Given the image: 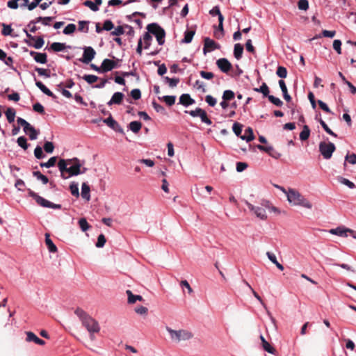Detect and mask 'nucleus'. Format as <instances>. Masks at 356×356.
<instances>
[{
    "label": "nucleus",
    "instance_id": "423d86ee",
    "mask_svg": "<svg viewBox=\"0 0 356 356\" xmlns=\"http://www.w3.org/2000/svg\"><path fill=\"white\" fill-rule=\"evenodd\" d=\"M17 122L23 127L24 131L26 134H29L30 140H33L37 139L39 131L31 126L26 120L19 117L17 119Z\"/></svg>",
    "mask_w": 356,
    "mask_h": 356
},
{
    "label": "nucleus",
    "instance_id": "bf43d9fd",
    "mask_svg": "<svg viewBox=\"0 0 356 356\" xmlns=\"http://www.w3.org/2000/svg\"><path fill=\"white\" fill-rule=\"evenodd\" d=\"M1 26H3V30L1 31L2 35L5 36L10 35L13 31L11 26L6 24L4 23H2Z\"/></svg>",
    "mask_w": 356,
    "mask_h": 356
},
{
    "label": "nucleus",
    "instance_id": "5fc2aeb1",
    "mask_svg": "<svg viewBox=\"0 0 356 356\" xmlns=\"http://www.w3.org/2000/svg\"><path fill=\"white\" fill-rule=\"evenodd\" d=\"M276 74L280 78H286L287 76L286 68L283 66H279L277 69Z\"/></svg>",
    "mask_w": 356,
    "mask_h": 356
},
{
    "label": "nucleus",
    "instance_id": "473e14b6",
    "mask_svg": "<svg viewBox=\"0 0 356 356\" xmlns=\"http://www.w3.org/2000/svg\"><path fill=\"white\" fill-rule=\"evenodd\" d=\"M160 100H163L165 104L171 106L175 103L176 96L175 95H165L161 97H159Z\"/></svg>",
    "mask_w": 356,
    "mask_h": 356
},
{
    "label": "nucleus",
    "instance_id": "f257e3e1",
    "mask_svg": "<svg viewBox=\"0 0 356 356\" xmlns=\"http://www.w3.org/2000/svg\"><path fill=\"white\" fill-rule=\"evenodd\" d=\"M84 163V161H81L76 157L71 159H60L58 167L60 172V177L66 179L86 173L88 168L83 166Z\"/></svg>",
    "mask_w": 356,
    "mask_h": 356
},
{
    "label": "nucleus",
    "instance_id": "cd10ccee",
    "mask_svg": "<svg viewBox=\"0 0 356 356\" xmlns=\"http://www.w3.org/2000/svg\"><path fill=\"white\" fill-rule=\"evenodd\" d=\"M45 243L50 252H56L57 251L56 245L53 243L48 234H45Z\"/></svg>",
    "mask_w": 356,
    "mask_h": 356
},
{
    "label": "nucleus",
    "instance_id": "a878e982",
    "mask_svg": "<svg viewBox=\"0 0 356 356\" xmlns=\"http://www.w3.org/2000/svg\"><path fill=\"white\" fill-rule=\"evenodd\" d=\"M240 138L242 140H245L246 142H250V141H252V140H254V136L253 134L252 129L251 127H248L245 130L244 135L240 136Z\"/></svg>",
    "mask_w": 356,
    "mask_h": 356
},
{
    "label": "nucleus",
    "instance_id": "ddd939ff",
    "mask_svg": "<svg viewBox=\"0 0 356 356\" xmlns=\"http://www.w3.org/2000/svg\"><path fill=\"white\" fill-rule=\"evenodd\" d=\"M330 233L332 234L337 235L339 236H342V237L348 236L347 233H350L352 236H353V235H355V232L354 230L348 229V228H346L344 227H337L335 229H331L330 230Z\"/></svg>",
    "mask_w": 356,
    "mask_h": 356
},
{
    "label": "nucleus",
    "instance_id": "7ed1b4c3",
    "mask_svg": "<svg viewBox=\"0 0 356 356\" xmlns=\"http://www.w3.org/2000/svg\"><path fill=\"white\" fill-rule=\"evenodd\" d=\"M286 197L289 202L293 206H300L308 209L312 208V204L296 189L289 188Z\"/></svg>",
    "mask_w": 356,
    "mask_h": 356
},
{
    "label": "nucleus",
    "instance_id": "412c9836",
    "mask_svg": "<svg viewBox=\"0 0 356 356\" xmlns=\"http://www.w3.org/2000/svg\"><path fill=\"white\" fill-rule=\"evenodd\" d=\"M67 48L70 49L71 47L70 45H66L65 43L55 42L51 44L49 50H51L54 52H60Z\"/></svg>",
    "mask_w": 356,
    "mask_h": 356
},
{
    "label": "nucleus",
    "instance_id": "c03bdc74",
    "mask_svg": "<svg viewBox=\"0 0 356 356\" xmlns=\"http://www.w3.org/2000/svg\"><path fill=\"white\" fill-rule=\"evenodd\" d=\"M88 84H92L98 80V76L93 74H85L82 77Z\"/></svg>",
    "mask_w": 356,
    "mask_h": 356
},
{
    "label": "nucleus",
    "instance_id": "ea45409f",
    "mask_svg": "<svg viewBox=\"0 0 356 356\" xmlns=\"http://www.w3.org/2000/svg\"><path fill=\"white\" fill-rule=\"evenodd\" d=\"M144 40L145 46L144 48L145 49H148L151 45V41L152 40V37L151 35L147 32L145 33L143 35V37L142 38V40Z\"/></svg>",
    "mask_w": 356,
    "mask_h": 356
},
{
    "label": "nucleus",
    "instance_id": "4d7b16f0",
    "mask_svg": "<svg viewBox=\"0 0 356 356\" xmlns=\"http://www.w3.org/2000/svg\"><path fill=\"white\" fill-rule=\"evenodd\" d=\"M106 238L105 236L103 234H101L97 237V241L95 244L97 248H103L106 243Z\"/></svg>",
    "mask_w": 356,
    "mask_h": 356
},
{
    "label": "nucleus",
    "instance_id": "6e6d98bb",
    "mask_svg": "<svg viewBox=\"0 0 356 356\" xmlns=\"http://www.w3.org/2000/svg\"><path fill=\"white\" fill-rule=\"evenodd\" d=\"M209 13L212 16H218V19H220V18H224L223 15H222L221 12H220V8L218 6H214L210 11H209Z\"/></svg>",
    "mask_w": 356,
    "mask_h": 356
},
{
    "label": "nucleus",
    "instance_id": "72a5a7b5",
    "mask_svg": "<svg viewBox=\"0 0 356 356\" xmlns=\"http://www.w3.org/2000/svg\"><path fill=\"white\" fill-rule=\"evenodd\" d=\"M15 110L13 108H8L5 114L9 123H12L15 120Z\"/></svg>",
    "mask_w": 356,
    "mask_h": 356
},
{
    "label": "nucleus",
    "instance_id": "a19ab883",
    "mask_svg": "<svg viewBox=\"0 0 356 356\" xmlns=\"http://www.w3.org/2000/svg\"><path fill=\"white\" fill-rule=\"evenodd\" d=\"M164 80L166 83L169 84V86L170 88L176 87L179 82V78H170L168 76H165Z\"/></svg>",
    "mask_w": 356,
    "mask_h": 356
},
{
    "label": "nucleus",
    "instance_id": "aec40b11",
    "mask_svg": "<svg viewBox=\"0 0 356 356\" xmlns=\"http://www.w3.org/2000/svg\"><path fill=\"white\" fill-rule=\"evenodd\" d=\"M35 43H32L29 40L25 39L24 42L26 43L29 47H33L36 49H41L44 44V40L42 36H39L35 40Z\"/></svg>",
    "mask_w": 356,
    "mask_h": 356
},
{
    "label": "nucleus",
    "instance_id": "79ce46f5",
    "mask_svg": "<svg viewBox=\"0 0 356 356\" xmlns=\"http://www.w3.org/2000/svg\"><path fill=\"white\" fill-rule=\"evenodd\" d=\"M329 261H330V263L329 264L330 265H332V266H339L341 267V268H343L346 270H348V271H351L353 273H355V270L351 267L349 265L346 264H337V263H332V259H329Z\"/></svg>",
    "mask_w": 356,
    "mask_h": 356
},
{
    "label": "nucleus",
    "instance_id": "09e8293b",
    "mask_svg": "<svg viewBox=\"0 0 356 356\" xmlns=\"http://www.w3.org/2000/svg\"><path fill=\"white\" fill-rule=\"evenodd\" d=\"M17 143L19 147L23 148L24 149H26L29 147V144L27 143V140L24 136H20L17 138Z\"/></svg>",
    "mask_w": 356,
    "mask_h": 356
},
{
    "label": "nucleus",
    "instance_id": "393cba45",
    "mask_svg": "<svg viewBox=\"0 0 356 356\" xmlns=\"http://www.w3.org/2000/svg\"><path fill=\"white\" fill-rule=\"evenodd\" d=\"M243 52V46L240 43H236L234 47V56L236 60H240L242 58Z\"/></svg>",
    "mask_w": 356,
    "mask_h": 356
},
{
    "label": "nucleus",
    "instance_id": "a211bd4d",
    "mask_svg": "<svg viewBox=\"0 0 356 356\" xmlns=\"http://www.w3.org/2000/svg\"><path fill=\"white\" fill-rule=\"evenodd\" d=\"M179 104H182L185 107H188L190 105L195 104V100L191 98V95L187 93L182 94L179 97Z\"/></svg>",
    "mask_w": 356,
    "mask_h": 356
},
{
    "label": "nucleus",
    "instance_id": "680f3d73",
    "mask_svg": "<svg viewBox=\"0 0 356 356\" xmlns=\"http://www.w3.org/2000/svg\"><path fill=\"white\" fill-rule=\"evenodd\" d=\"M83 4L86 6V7H88L91 10L94 11V12H97L99 10V7L97 6V5L95 4V3L92 1H90V0H87V1H85Z\"/></svg>",
    "mask_w": 356,
    "mask_h": 356
},
{
    "label": "nucleus",
    "instance_id": "1a4fd4ad",
    "mask_svg": "<svg viewBox=\"0 0 356 356\" xmlns=\"http://www.w3.org/2000/svg\"><path fill=\"white\" fill-rule=\"evenodd\" d=\"M245 204L250 211L254 212L257 218L263 220L267 218L266 212L264 208L260 207H254L248 201H245Z\"/></svg>",
    "mask_w": 356,
    "mask_h": 356
},
{
    "label": "nucleus",
    "instance_id": "b1692460",
    "mask_svg": "<svg viewBox=\"0 0 356 356\" xmlns=\"http://www.w3.org/2000/svg\"><path fill=\"white\" fill-rule=\"evenodd\" d=\"M90 186L86 183H83L81 186V197L83 199L86 201H89L90 200Z\"/></svg>",
    "mask_w": 356,
    "mask_h": 356
},
{
    "label": "nucleus",
    "instance_id": "c9c22d12",
    "mask_svg": "<svg viewBox=\"0 0 356 356\" xmlns=\"http://www.w3.org/2000/svg\"><path fill=\"white\" fill-rule=\"evenodd\" d=\"M56 160H57V157L56 156H52L47 162H45V163H40V165L42 168L44 167V168H51V167H53V166L55 165Z\"/></svg>",
    "mask_w": 356,
    "mask_h": 356
},
{
    "label": "nucleus",
    "instance_id": "e2e57ef3",
    "mask_svg": "<svg viewBox=\"0 0 356 356\" xmlns=\"http://www.w3.org/2000/svg\"><path fill=\"white\" fill-rule=\"evenodd\" d=\"M124 26H118L116 28H115L114 31L111 32V35H115L119 36L124 33Z\"/></svg>",
    "mask_w": 356,
    "mask_h": 356
},
{
    "label": "nucleus",
    "instance_id": "13d9d810",
    "mask_svg": "<svg viewBox=\"0 0 356 356\" xmlns=\"http://www.w3.org/2000/svg\"><path fill=\"white\" fill-rule=\"evenodd\" d=\"M232 130L236 136H241L242 125L238 122H234L232 126Z\"/></svg>",
    "mask_w": 356,
    "mask_h": 356
},
{
    "label": "nucleus",
    "instance_id": "e433bc0d",
    "mask_svg": "<svg viewBox=\"0 0 356 356\" xmlns=\"http://www.w3.org/2000/svg\"><path fill=\"white\" fill-rule=\"evenodd\" d=\"M89 21H79V28L78 30L81 32H83L85 33H88L89 27L88 24H89Z\"/></svg>",
    "mask_w": 356,
    "mask_h": 356
},
{
    "label": "nucleus",
    "instance_id": "5701e85b",
    "mask_svg": "<svg viewBox=\"0 0 356 356\" xmlns=\"http://www.w3.org/2000/svg\"><path fill=\"white\" fill-rule=\"evenodd\" d=\"M195 33V29H187L184 32V37L181 40V43L188 44V43L191 42Z\"/></svg>",
    "mask_w": 356,
    "mask_h": 356
},
{
    "label": "nucleus",
    "instance_id": "f8f14e48",
    "mask_svg": "<svg viewBox=\"0 0 356 356\" xmlns=\"http://www.w3.org/2000/svg\"><path fill=\"white\" fill-rule=\"evenodd\" d=\"M35 202L41 207H45V208L60 209L62 207L61 204L53 203L40 195L37 197V199L35 200Z\"/></svg>",
    "mask_w": 356,
    "mask_h": 356
},
{
    "label": "nucleus",
    "instance_id": "58836bf2",
    "mask_svg": "<svg viewBox=\"0 0 356 356\" xmlns=\"http://www.w3.org/2000/svg\"><path fill=\"white\" fill-rule=\"evenodd\" d=\"M235 97L234 92L231 90H226L223 92L222 99L225 101H231Z\"/></svg>",
    "mask_w": 356,
    "mask_h": 356
},
{
    "label": "nucleus",
    "instance_id": "de8ad7c7",
    "mask_svg": "<svg viewBox=\"0 0 356 356\" xmlns=\"http://www.w3.org/2000/svg\"><path fill=\"white\" fill-rule=\"evenodd\" d=\"M79 225L83 232H86L90 228L88 222L84 218H81L79 220Z\"/></svg>",
    "mask_w": 356,
    "mask_h": 356
},
{
    "label": "nucleus",
    "instance_id": "052dcab7",
    "mask_svg": "<svg viewBox=\"0 0 356 356\" xmlns=\"http://www.w3.org/2000/svg\"><path fill=\"white\" fill-rule=\"evenodd\" d=\"M35 70L38 72L40 76H43L46 78L50 77V71L49 70L35 67Z\"/></svg>",
    "mask_w": 356,
    "mask_h": 356
},
{
    "label": "nucleus",
    "instance_id": "69168bd1",
    "mask_svg": "<svg viewBox=\"0 0 356 356\" xmlns=\"http://www.w3.org/2000/svg\"><path fill=\"white\" fill-rule=\"evenodd\" d=\"M205 102L211 107H213L217 103L216 99L211 95H207L205 97Z\"/></svg>",
    "mask_w": 356,
    "mask_h": 356
},
{
    "label": "nucleus",
    "instance_id": "4be33fe9",
    "mask_svg": "<svg viewBox=\"0 0 356 356\" xmlns=\"http://www.w3.org/2000/svg\"><path fill=\"white\" fill-rule=\"evenodd\" d=\"M261 346L263 349L268 353L274 355L276 352L275 349L265 339L263 335H260Z\"/></svg>",
    "mask_w": 356,
    "mask_h": 356
},
{
    "label": "nucleus",
    "instance_id": "f03ea898",
    "mask_svg": "<svg viewBox=\"0 0 356 356\" xmlns=\"http://www.w3.org/2000/svg\"><path fill=\"white\" fill-rule=\"evenodd\" d=\"M74 313L79 317L83 326L86 327L88 332H99L100 331L99 323L88 315L84 310L81 308H77Z\"/></svg>",
    "mask_w": 356,
    "mask_h": 356
},
{
    "label": "nucleus",
    "instance_id": "2f4dec72",
    "mask_svg": "<svg viewBox=\"0 0 356 356\" xmlns=\"http://www.w3.org/2000/svg\"><path fill=\"white\" fill-rule=\"evenodd\" d=\"M310 136V129L307 125H304L302 131L300 133V139L302 141L307 140Z\"/></svg>",
    "mask_w": 356,
    "mask_h": 356
},
{
    "label": "nucleus",
    "instance_id": "39448f33",
    "mask_svg": "<svg viewBox=\"0 0 356 356\" xmlns=\"http://www.w3.org/2000/svg\"><path fill=\"white\" fill-rule=\"evenodd\" d=\"M147 30L149 33L153 34L159 45L165 43V31L157 23H151L147 26Z\"/></svg>",
    "mask_w": 356,
    "mask_h": 356
},
{
    "label": "nucleus",
    "instance_id": "37998d69",
    "mask_svg": "<svg viewBox=\"0 0 356 356\" xmlns=\"http://www.w3.org/2000/svg\"><path fill=\"white\" fill-rule=\"evenodd\" d=\"M70 189L72 195L78 197L79 196V185L76 182H72L70 185Z\"/></svg>",
    "mask_w": 356,
    "mask_h": 356
},
{
    "label": "nucleus",
    "instance_id": "6e6552de",
    "mask_svg": "<svg viewBox=\"0 0 356 356\" xmlns=\"http://www.w3.org/2000/svg\"><path fill=\"white\" fill-rule=\"evenodd\" d=\"M96 55V51L92 47H83V53L82 58L79 59L81 63H89L91 62Z\"/></svg>",
    "mask_w": 356,
    "mask_h": 356
},
{
    "label": "nucleus",
    "instance_id": "c756f323",
    "mask_svg": "<svg viewBox=\"0 0 356 356\" xmlns=\"http://www.w3.org/2000/svg\"><path fill=\"white\" fill-rule=\"evenodd\" d=\"M253 90L255 92L262 93L264 97H268L269 95V88L266 83H263L259 88H254Z\"/></svg>",
    "mask_w": 356,
    "mask_h": 356
},
{
    "label": "nucleus",
    "instance_id": "0eeeda50",
    "mask_svg": "<svg viewBox=\"0 0 356 356\" xmlns=\"http://www.w3.org/2000/svg\"><path fill=\"white\" fill-rule=\"evenodd\" d=\"M335 149V145L332 142L319 143V152L325 159H330Z\"/></svg>",
    "mask_w": 356,
    "mask_h": 356
},
{
    "label": "nucleus",
    "instance_id": "7c9ffc66",
    "mask_svg": "<svg viewBox=\"0 0 356 356\" xmlns=\"http://www.w3.org/2000/svg\"><path fill=\"white\" fill-rule=\"evenodd\" d=\"M34 60L40 64H45L47 62V55L46 53L38 52L34 56Z\"/></svg>",
    "mask_w": 356,
    "mask_h": 356
},
{
    "label": "nucleus",
    "instance_id": "f3484780",
    "mask_svg": "<svg viewBox=\"0 0 356 356\" xmlns=\"http://www.w3.org/2000/svg\"><path fill=\"white\" fill-rule=\"evenodd\" d=\"M124 97V95L121 92H115L111 99L107 102L108 106H111L113 104H120L122 102V99Z\"/></svg>",
    "mask_w": 356,
    "mask_h": 356
},
{
    "label": "nucleus",
    "instance_id": "9d476101",
    "mask_svg": "<svg viewBox=\"0 0 356 356\" xmlns=\"http://www.w3.org/2000/svg\"><path fill=\"white\" fill-rule=\"evenodd\" d=\"M220 45L209 38H205L204 40L203 54H207V52L218 49Z\"/></svg>",
    "mask_w": 356,
    "mask_h": 356
},
{
    "label": "nucleus",
    "instance_id": "c85d7f7f",
    "mask_svg": "<svg viewBox=\"0 0 356 356\" xmlns=\"http://www.w3.org/2000/svg\"><path fill=\"white\" fill-rule=\"evenodd\" d=\"M142 127V124L139 121H132L129 124V129L134 134H137L140 131Z\"/></svg>",
    "mask_w": 356,
    "mask_h": 356
},
{
    "label": "nucleus",
    "instance_id": "49530a36",
    "mask_svg": "<svg viewBox=\"0 0 356 356\" xmlns=\"http://www.w3.org/2000/svg\"><path fill=\"white\" fill-rule=\"evenodd\" d=\"M346 161H348L350 164H356V154L353 153L351 154H347L345 156V162L343 165H346Z\"/></svg>",
    "mask_w": 356,
    "mask_h": 356
},
{
    "label": "nucleus",
    "instance_id": "9b49d317",
    "mask_svg": "<svg viewBox=\"0 0 356 356\" xmlns=\"http://www.w3.org/2000/svg\"><path fill=\"white\" fill-rule=\"evenodd\" d=\"M103 122L116 132L124 134L122 127L113 119L111 113L108 118L103 120Z\"/></svg>",
    "mask_w": 356,
    "mask_h": 356
},
{
    "label": "nucleus",
    "instance_id": "8fccbe9b",
    "mask_svg": "<svg viewBox=\"0 0 356 356\" xmlns=\"http://www.w3.org/2000/svg\"><path fill=\"white\" fill-rule=\"evenodd\" d=\"M34 156L38 159H42L45 157V154L43 153L42 149L40 146L37 145L35 148Z\"/></svg>",
    "mask_w": 356,
    "mask_h": 356
},
{
    "label": "nucleus",
    "instance_id": "338daca9",
    "mask_svg": "<svg viewBox=\"0 0 356 356\" xmlns=\"http://www.w3.org/2000/svg\"><path fill=\"white\" fill-rule=\"evenodd\" d=\"M200 118L203 123H205L207 125H211L212 124V121L208 118L207 112L204 110L200 114Z\"/></svg>",
    "mask_w": 356,
    "mask_h": 356
},
{
    "label": "nucleus",
    "instance_id": "0e129e2a",
    "mask_svg": "<svg viewBox=\"0 0 356 356\" xmlns=\"http://www.w3.org/2000/svg\"><path fill=\"white\" fill-rule=\"evenodd\" d=\"M298 7L300 10H307L309 9V1L307 0H299Z\"/></svg>",
    "mask_w": 356,
    "mask_h": 356
},
{
    "label": "nucleus",
    "instance_id": "4468645a",
    "mask_svg": "<svg viewBox=\"0 0 356 356\" xmlns=\"http://www.w3.org/2000/svg\"><path fill=\"white\" fill-rule=\"evenodd\" d=\"M216 65L223 73H228L232 68L231 63L225 58H221L216 60Z\"/></svg>",
    "mask_w": 356,
    "mask_h": 356
},
{
    "label": "nucleus",
    "instance_id": "864d4df0",
    "mask_svg": "<svg viewBox=\"0 0 356 356\" xmlns=\"http://www.w3.org/2000/svg\"><path fill=\"white\" fill-rule=\"evenodd\" d=\"M152 104L154 109L157 113H159L161 114H165V109L162 105L158 104L156 101H153Z\"/></svg>",
    "mask_w": 356,
    "mask_h": 356
},
{
    "label": "nucleus",
    "instance_id": "3c124183",
    "mask_svg": "<svg viewBox=\"0 0 356 356\" xmlns=\"http://www.w3.org/2000/svg\"><path fill=\"white\" fill-rule=\"evenodd\" d=\"M204 109L201 108H196L195 110L191 111H185V113L189 114L191 116L195 118V117H200V114L202 113Z\"/></svg>",
    "mask_w": 356,
    "mask_h": 356
},
{
    "label": "nucleus",
    "instance_id": "a18cd8bd",
    "mask_svg": "<svg viewBox=\"0 0 356 356\" xmlns=\"http://www.w3.org/2000/svg\"><path fill=\"white\" fill-rule=\"evenodd\" d=\"M268 99L272 104L277 106L281 107L283 105V102L280 99L272 95H269Z\"/></svg>",
    "mask_w": 356,
    "mask_h": 356
},
{
    "label": "nucleus",
    "instance_id": "20e7f679",
    "mask_svg": "<svg viewBox=\"0 0 356 356\" xmlns=\"http://www.w3.org/2000/svg\"><path fill=\"white\" fill-rule=\"evenodd\" d=\"M166 330L169 333L171 340L175 342L188 340L193 337L192 333L186 330H175L170 327H166Z\"/></svg>",
    "mask_w": 356,
    "mask_h": 356
},
{
    "label": "nucleus",
    "instance_id": "bb28decb",
    "mask_svg": "<svg viewBox=\"0 0 356 356\" xmlns=\"http://www.w3.org/2000/svg\"><path fill=\"white\" fill-rule=\"evenodd\" d=\"M128 296V303L134 304L137 300L141 301L143 300V297L140 295H134L130 290H127L126 291Z\"/></svg>",
    "mask_w": 356,
    "mask_h": 356
},
{
    "label": "nucleus",
    "instance_id": "603ef678",
    "mask_svg": "<svg viewBox=\"0 0 356 356\" xmlns=\"http://www.w3.org/2000/svg\"><path fill=\"white\" fill-rule=\"evenodd\" d=\"M204 109L201 108H196L195 110L191 111H185V113L189 114L191 116L195 118V117H200V114L202 113Z\"/></svg>",
    "mask_w": 356,
    "mask_h": 356
},
{
    "label": "nucleus",
    "instance_id": "774afa93",
    "mask_svg": "<svg viewBox=\"0 0 356 356\" xmlns=\"http://www.w3.org/2000/svg\"><path fill=\"white\" fill-rule=\"evenodd\" d=\"M200 75L202 79H207V80H211L214 77V74L211 72H206V71H200Z\"/></svg>",
    "mask_w": 356,
    "mask_h": 356
},
{
    "label": "nucleus",
    "instance_id": "2eb2a0df",
    "mask_svg": "<svg viewBox=\"0 0 356 356\" xmlns=\"http://www.w3.org/2000/svg\"><path fill=\"white\" fill-rule=\"evenodd\" d=\"M34 77V80L35 81V86L46 95L51 97L52 99H56V96L47 88L46 87L41 81H37L35 78V75L34 73L32 74Z\"/></svg>",
    "mask_w": 356,
    "mask_h": 356
},
{
    "label": "nucleus",
    "instance_id": "6ab92c4d",
    "mask_svg": "<svg viewBox=\"0 0 356 356\" xmlns=\"http://www.w3.org/2000/svg\"><path fill=\"white\" fill-rule=\"evenodd\" d=\"M26 341L28 342H34L36 344L43 346L45 344V341L40 338H38L33 332H26Z\"/></svg>",
    "mask_w": 356,
    "mask_h": 356
},
{
    "label": "nucleus",
    "instance_id": "4c0bfd02",
    "mask_svg": "<svg viewBox=\"0 0 356 356\" xmlns=\"http://www.w3.org/2000/svg\"><path fill=\"white\" fill-rule=\"evenodd\" d=\"M76 26L74 24H67L63 31V33L65 35H71L75 32Z\"/></svg>",
    "mask_w": 356,
    "mask_h": 356
},
{
    "label": "nucleus",
    "instance_id": "f704fd0d",
    "mask_svg": "<svg viewBox=\"0 0 356 356\" xmlns=\"http://www.w3.org/2000/svg\"><path fill=\"white\" fill-rule=\"evenodd\" d=\"M337 181L339 183L347 186L350 189H353L355 188V184L353 182L350 181V180H348V179H346L344 177H338Z\"/></svg>",
    "mask_w": 356,
    "mask_h": 356
},
{
    "label": "nucleus",
    "instance_id": "dca6fc26",
    "mask_svg": "<svg viewBox=\"0 0 356 356\" xmlns=\"http://www.w3.org/2000/svg\"><path fill=\"white\" fill-rule=\"evenodd\" d=\"M102 70L104 73L111 71L118 67L117 63L111 59L105 58L102 63Z\"/></svg>",
    "mask_w": 356,
    "mask_h": 356
}]
</instances>
